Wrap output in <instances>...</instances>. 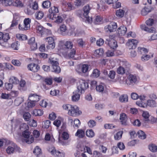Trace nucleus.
<instances>
[{"label": "nucleus", "instance_id": "1", "mask_svg": "<svg viewBox=\"0 0 157 157\" xmlns=\"http://www.w3.org/2000/svg\"><path fill=\"white\" fill-rule=\"evenodd\" d=\"M2 2L5 6H13L17 7H22L23 4L20 1L16 0L15 2L13 0H3Z\"/></svg>", "mask_w": 157, "mask_h": 157}, {"label": "nucleus", "instance_id": "2", "mask_svg": "<svg viewBox=\"0 0 157 157\" xmlns=\"http://www.w3.org/2000/svg\"><path fill=\"white\" fill-rule=\"evenodd\" d=\"M137 82V78L135 75L130 74L127 76L126 83L128 86H132L136 84Z\"/></svg>", "mask_w": 157, "mask_h": 157}, {"label": "nucleus", "instance_id": "3", "mask_svg": "<svg viewBox=\"0 0 157 157\" xmlns=\"http://www.w3.org/2000/svg\"><path fill=\"white\" fill-rule=\"evenodd\" d=\"M88 87V84L87 82L85 81L81 80L78 84L77 90V91L78 93H82Z\"/></svg>", "mask_w": 157, "mask_h": 157}, {"label": "nucleus", "instance_id": "4", "mask_svg": "<svg viewBox=\"0 0 157 157\" xmlns=\"http://www.w3.org/2000/svg\"><path fill=\"white\" fill-rule=\"evenodd\" d=\"M48 151L52 155L56 157H64L65 156V153L63 152L57 151L53 146L49 147Z\"/></svg>", "mask_w": 157, "mask_h": 157}, {"label": "nucleus", "instance_id": "5", "mask_svg": "<svg viewBox=\"0 0 157 157\" xmlns=\"http://www.w3.org/2000/svg\"><path fill=\"white\" fill-rule=\"evenodd\" d=\"M136 104L139 106L143 107H147V106L151 107H155L157 106V103L156 101L152 99H150L147 100L146 103L144 104V105L138 101H136Z\"/></svg>", "mask_w": 157, "mask_h": 157}, {"label": "nucleus", "instance_id": "6", "mask_svg": "<svg viewBox=\"0 0 157 157\" xmlns=\"http://www.w3.org/2000/svg\"><path fill=\"white\" fill-rule=\"evenodd\" d=\"M31 20L29 18H25L24 21V24H19V29L22 30H28L30 27V23Z\"/></svg>", "mask_w": 157, "mask_h": 157}, {"label": "nucleus", "instance_id": "7", "mask_svg": "<svg viewBox=\"0 0 157 157\" xmlns=\"http://www.w3.org/2000/svg\"><path fill=\"white\" fill-rule=\"evenodd\" d=\"M117 28V23L114 22H111L105 26L104 29L107 33H110L115 31Z\"/></svg>", "mask_w": 157, "mask_h": 157}, {"label": "nucleus", "instance_id": "8", "mask_svg": "<svg viewBox=\"0 0 157 157\" xmlns=\"http://www.w3.org/2000/svg\"><path fill=\"white\" fill-rule=\"evenodd\" d=\"M90 10V7L88 5L85 6L83 8L84 11L83 15L86 18V21H87L88 23H90L92 21V18H90L88 15Z\"/></svg>", "mask_w": 157, "mask_h": 157}, {"label": "nucleus", "instance_id": "9", "mask_svg": "<svg viewBox=\"0 0 157 157\" xmlns=\"http://www.w3.org/2000/svg\"><path fill=\"white\" fill-rule=\"evenodd\" d=\"M81 113V111L76 105L72 106L71 111L68 112V114L72 116H78Z\"/></svg>", "mask_w": 157, "mask_h": 157}, {"label": "nucleus", "instance_id": "10", "mask_svg": "<svg viewBox=\"0 0 157 157\" xmlns=\"http://www.w3.org/2000/svg\"><path fill=\"white\" fill-rule=\"evenodd\" d=\"M61 46L60 49L62 50H69L73 48V44L72 41L68 40L66 41L65 43L62 45L61 44H59Z\"/></svg>", "mask_w": 157, "mask_h": 157}, {"label": "nucleus", "instance_id": "11", "mask_svg": "<svg viewBox=\"0 0 157 157\" xmlns=\"http://www.w3.org/2000/svg\"><path fill=\"white\" fill-rule=\"evenodd\" d=\"M49 12L48 17L49 19H53L54 16L57 15L56 13L59 12L58 8L55 6L52 7L49 10Z\"/></svg>", "mask_w": 157, "mask_h": 157}, {"label": "nucleus", "instance_id": "12", "mask_svg": "<svg viewBox=\"0 0 157 157\" xmlns=\"http://www.w3.org/2000/svg\"><path fill=\"white\" fill-rule=\"evenodd\" d=\"M105 43L109 45L111 48L113 49H114L117 47L116 41L113 39L110 40L109 38L106 39Z\"/></svg>", "mask_w": 157, "mask_h": 157}, {"label": "nucleus", "instance_id": "13", "mask_svg": "<svg viewBox=\"0 0 157 157\" xmlns=\"http://www.w3.org/2000/svg\"><path fill=\"white\" fill-rule=\"evenodd\" d=\"M138 41L135 39L128 40L126 43V45L130 49H134L136 47Z\"/></svg>", "mask_w": 157, "mask_h": 157}, {"label": "nucleus", "instance_id": "14", "mask_svg": "<svg viewBox=\"0 0 157 157\" xmlns=\"http://www.w3.org/2000/svg\"><path fill=\"white\" fill-rule=\"evenodd\" d=\"M46 40L48 43V45L47 46V48H51L52 49L54 48L55 47V44L54 39L52 37H49L46 38Z\"/></svg>", "mask_w": 157, "mask_h": 157}, {"label": "nucleus", "instance_id": "15", "mask_svg": "<svg viewBox=\"0 0 157 157\" xmlns=\"http://www.w3.org/2000/svg\"><path fill=\"white\" fill-rule=\"evenodd\" d=\"M28 69L33 72H36L39 69L40 67L37 64L32 63L28 65Z\"/></svg>", "mask_w": 157, "mask_h": 157}, {"label": "nucleus", "instance_id": "16", "mask_svg": "<svg viewBox=\"0 0 157 157\" xmlns=\"http://www.w3.org/2000/svg\"><path fill=\"white\" fill-rule=\"evenodd\" d=\"M150 114L147 111H143L142 114V116L144 119V123H143V125L144 126L146 125V123H148L150 121L149 118L150 117Z\"/></svg>", "mask_w": 157, "mask_h": 157}, {"label": "nucleus", "instance_id": "17", "mask_svg": "<svg viewBox=\"0 0 157 157\" xmlns=\"http://www.w3.org/2000/svg\"><path fill=\"white\" fill-rule=\"evenodd\" d=\"M127 30L126 27L124 26H121L118 28L117 33L119 36L124 35L126 33Z\"/></svg>", "mask_w": 157, "mask_h": 157}, {"label": "nucleus", "instance_id": "18", "mask_svg": "<svg viewBox=\"0 0 157 157\" xmlns=\"http://www.w3.org/2000/svg\"><path fill=\"white\" fill-rule=\"evenodd\" d=\"M121 63L122 65V66L124 68V69L126 74H128L129 73L131 65L126 61L122 62Z\"/></svg>", "mask_w": 157, "mask_h": 157}, {"label": "nucleus", "instance_id": "19", "mask_svg": "<svg viewBox=\"0 0 157 157\" xmlns=\"http://www.w3.org/2000/svg\"><path fill=\"white\" fill-rule=\"evenodd\" d=\"M51 21H54L59 24L62 22L63 21V19L61 16L58 15L57 14L54 16L53 19H49Z\"/></svg>", "mask_w": 157, "mask_h": 157}, {"label": "nucleus", "instance_id": "20", "mask_svg": "<svg viewBox=\"0 0 157 157\" xmlns=\"http://www.w3.org/2000/svg\"><path fill=\"white\" fill-rule=\"evenodd\" d=\"M120 119L122 124L124 125H126L127 124V117L125 114L123 113L121 114L120 115Z\"/></svg>", "mask_w": 157, "mask_h": 157}, {"label": "nucleus", "instance_id": "21", "mask_svg": "<svg viewBox=\"0 0 157 157\" xmlns=\"http://www.w3.org/2000/svg\"><path fill=\"white\" fill-rule=\"evenodd\" d=\"M68 50L69 51V52L67 54V57L69 58L75 59L74 58L76 54V50L75 48H73L71 50Z\"/></svg>", "mask_w": 157, "mask_h": 157}, {"label": "nucleus", "instance_id": "22", "mask_svg": "<svg viewBox=\"0 0 157 157\" xmlns=\"http://www.w3.org/2000/svg\"><path fill=\"white\" fill-rule=\"evenodd\" d=\"M75 135L79 138H82L85 136V132L82 129H78L77 130Z\"/></svg>", "mask_w": 157, "mask_h": 157}, {"label": "nucleus", "instance_id": "23", "mask_svg": "<svg viewBox=\"0 0 157 157\" xmlns=\"http://www.w3.org/2000/svg\"><path fill=\"white\" fill-rule=\"evenodd\" d=\"M29 98L33 101L34 102H36L40 100L39 96L35 94H31L29 96Z\"/></svg>", "mask_w": 157, "mask_h": 157}, {"label": "nucleus", "instance_id": "24", "mask_svg": "<svg viewBox=\"0 0 157 157\" xmlns=\"http://www.w3.org/2000/svg\"><path fill=\"white\" fill-rule=\"evenodd\" d=\"M148 148L152 152H155L157 151V146L154 144H151L149 145Z\"/></svg>", "mask_w": 157, "mask_h": 157}, {"label": "nucleus", "instance_id": "25", "mask_svg": "<svg viewBox=\"0 0 157 157\" xmlns=\"http://www.w3.org/2000/svg\"><path fill=\"white\" fill-rule=\"evenodd\" d=\"M33 153L36 156V157H40L41 154V150L38 146H36Z\"/></svg>", "mask_w": 157, "mask_h": 157}, {"label": "nucleus", "instance_id": "26", "mask_svg": "<svg viewBox=\"0 0 157 157\" xmlns=\"http://www.w3.org/2000/svg\"><path fill=\"white\" fill-rule=\"evenodd\" d=\"M32 114L35 116H41L43 114V111L40 109H35L33 111Z\"/></svg>", "mask_w": 157, "mask_h": 157}, {"label": "nucleus", "instance_id": "27", "mask_svg": "<svg viewBox=\"0 0 157 157\" xmlns=\"http://www.w3.org/2000/svg\"><path fill=\"white\" fill-rule=\"evenodd\" d=\"M44 16V13L42 11L39 10L35 14L36 18L37 20L41 19Z\"/></svg>", "mask_w": 157, "mask_h": 157}, {"label": "nucleus", "instance_id": "28", "mask_svg": "<svg viewBox=\"0 0 157 157\" xmlns=\"http://www.w3.org/2000/svg\"><path fill=\"white\" fill-rule=\"evenodd\" d=\"M49 63L52 64V67L54 65H59V64L56 58L51 57L49 59Z\"/></svg>", "mask_w": 157, "mask_h": 157}, {"label": "nucleus", "instance_id": "29", "mask_svg": "<svg viewBox=\"0 0 157 157\" xmlns=\"http://www.w3.org/2000/svg\"><path fill=\"white\" fill-rule=\"evenodd\" d=\"M52 71L58 74L61 72V69L59 65H54L52 66Z\"/></svg>", "mask_w": 157, "mask_h": 157}, {"label": "nucleus", "instance_id": "30", "mask_svg": "<svg viewBox=\"0 0 157 157\" xmlns=\"http://www.w3.org/2000/svg\"><path fill=\"white\" fill-rule=\"evenodd\" d=\"M66 30V26L65 25L63 24L60 26L59 32L60 34L64 35L65 34V32Z\"/></svg>", "mask_w": 157, "mask_h": 157}, {"label": "nucleus", "instance_id": "31", "mask_svg": "<svg viewBox=\"0 0 157 157\" xmlns=\"http://www.w3.org/2000/svg\"><path fill=\"white\" fill-rule=\"evenodd\" d=\"M10 38V37L8 33H6L5 34H3V38L2 39L1 41L0 42V43L1 44L4 42H7Z\"/></svg>", "mask_w": 157, "mask_h": 157}, {"label": "nucleus", "instance_id": "32", "mask_svg": "<svg viewBox=\"0 0 157 157\" xmlns=\"http://www.w3.org/2000/svg\"><path fill=\"white\" fill-rule=\"evenodd\" d=\"M119 100L121 102H127L128 101V96L126 94L122 95L120 97Z\"/></svg>", "mask_w": 157, "mask_h": 157}, {"label": "nucleus", "instance_id": "33", "mask_svg": "<svg viewBox=\"0 0 157 157\" xmlns=\"http://www.w3.org/2000/svg\"><path fill=\"white\" fill-rule=\"evenodd\" d=\"M139 138L142 140L145 139L146 137V135L144 132L141 130H139L138 132Z\"/></svg>", "mask_w": 157, "mask_h": 157}, {"label": "nucleus", "instance_id": "34", "mask_svg": "<svg viewBox=\"0 0 157 157\" xmlns=\"http://www.w3.org/2000/svg\"><path fill=\"white\" fill-rule=\"evenodd\" d=\"M19 17H14L12 21V24L10 26V28H12L16 26L18 24V21L19 20Z\"/></svg>", "mask_w": 157, "mask_h": 157}, {"label": "nucleus", "instance_id": "35", "mask_svg": "<svg viewBox=\"0 0 157 157\" xmlns=\"http://www.w3.org/2000/svg\"><path fill=\"white\" fill-rule=\"evenodd\" d=\"M118 0H101V2L103 3H107L108 4H113L116 3Z\"/></svg>", "mask_w": 157, "mask_h": 157}, {"label": "nucleus", "instance_id": "36", "mask_svg": "<svg viewBox=\"0 0 157 157\" xmlns=\"http://www.w3.org/2000/svg\"><path fill=\"white\" fill-rule=\"evenodd\" d=\"M100 75V71L98 69H95L93 71L91 75L94 78H97Z\"/></svg>", "mask_w": 157, "mask_h": 157}, {"label": "nucleus", "instance_id": "37", "mask_svg": "<svg viewBox=\"0 0 157 157\" xmlns=\"http://www.w3.org/2000/svg\"><path fill=\"white\" fill-rule=\"evenodd\" d=\"M151 11V10L149 8L145 7L141 10V13L142 15L145 16L147 15L148 13Z\"/></svg>", "mask_w": 157, "mask_h": 157}, {"label": "nucleus", "instance_id": "38", "mask_svg": "<svg viewBox=\"0 0 157 157\" xmlns=\"http://www.w3.org/2000/svg\"><path fill=\"white\" fill-rule=\"evenodd\" d=\"M124 11L122 9H119L117 10L116 12V15L119 17H122L124 15Z\"/></svg>", "mask_w": 157, "mask_h": 157}, {"label": "nucleus", "instance_id": "39", "mask_svg": "<svg viewBox=\"0 0 157 157\" xmlns=\"http://www.w3.org/2000/svg\"><path fill=\"white\" fill-rule=\"evenodd\" d=\"M23 117L25 121H28L31 117V115L28 112H25L23 114Z\"/></svg>", "mask_w": 157, "mask_h": 157}, {"label": "nucleus", "instance_id": "40", "mask_svg": "<svg viewBox=\"0 0 157 157\" xmlns=\"http://www.w3.org/2000/svg\"><path fill=\"white\" fill-rule=\"evenodd\" d=\"M36 29L37 33H40L41 35L44 33V29L40 25H38L36 27Z\"/></svg>", "mask_w": 157, "mask_h": 157}, {"label": "nucleus", "instance_id": "41", "mask_svg": "<svg viewBox=\"0 0 157 157\" xmlns=\"http://www.w3.org/2000/svg\"><path fill=\"white\" fill-rule=\"evenodd\" d=\"M86 135L89 137H93L94 135V133L92 129L87 130L86 132Z\"/></svg>", "mask_w": 157, "mask_h": 157}, {"label": "nucleus", "instance_id": "42", "mask_svg": "<svg viewBox=\"0 0 157 157\" xmlns=\"http://www.w3.org/2000/svg\"><path fill=\"white\" fill-rule=\"evenodd\" d=\"M24 98L23 97L17 98L15 101V102L17 105H19L24 101Z\"/></svg>", "mask_w": 157, "mask_h": 157}, {"label": "nucleus", "instance_id": "43", "mask_svg": "<svg viewBox=\"0 0 157 157\" xmlns=\"http://www.w3.org/2000/svg\"><path fill=\"white\" fill-rule=\"evenodd\" d=\"M51 3L49 1H45L42 3V7L44 8H48L50 7Z\"/></svg>", "mask_w": 157, "mask_h": 157}, {"label": "nucleus", "instance_id": "44", "mask_svg": "<svg viewBox=\"0 0 157 157\" xmlns=\"http://www.w3.org/2000/svg\"><path fill=\"white\" fill-rule=\"evenodd\" d=\"M29 101L28 102L27 104V106L29 108H31L35 105V102L33 101L30 100V99L29 98Z\"/></svg>", "mask_w": 157, "mask_h": 157}, {"label": "nucleus", "instance_id": "45", "mask_svg": "<svg viewBox=\"0 0 157 157\" xmlns=\"http://www.w3.org/2000/svg\"><path fill=\"white\" fill-rule=\"evenodd\" d=\"M122 66H120L118 67L117 70V72L118 74L122 75L126 74L125 71Z\"/></svg>", "mask_w": 157, "mask_h": 157}, {"label": "nucleus", "instance_id": "46", "mask_svg": "<svg viewBox=\"0 0 157 157\" xmlns=\"http://www.w3.org/2000/svg\"><path fill=\"white\" fill-rule=\"evenodd\" d=\"M123 132L122 131H119L117 132L115 135L114 137V139L116 140H120L121 138Z\"/></svg>", "mask_w": 157, "mask_h": 157}, {"label": "nucleus", "instance_id": "47", "mask_svg": "<svg viewBox=\"0 0 157 157\" xmlns=\"http://www.w3.org/2000/svg\"><path fill=\"white\" fill-rule=\"evenodd\" d=\"M16 37L19 40H25L27 39L26 36L24 34H18L16 35Z\"/></svg>", "mask_w": 157, "mask_h": 157}, {"label": "nucleus", "instance_id": "48", "mask_svg": "<svg viewBox=\"0 0 157 157\" xmlns=\"http://www.w3.org/2000/svg\"><path fill=\"white\" fill-rule=\"evenodd\" d=\"M30 133L28 130H26L23 132V136L24 138V140L30 137L31 135H30Z\"/></svg>", "mask_w": 157, "mask_h": 157}, {"label": "nucleus", "instance_id": "49", "mask_svg": "<svg viewBox=\"0 0 157 157\" xmlns=\"http://www.w3.org/2000/svg\"><path fill=\"white\" fill-rule=\"evenodd\" d=\"M96 90L99 92H102L104 90V87L103 85L100 84L97 85L96 87Z\"/></svg>", "mask_w": 157, "mask_h": 157}, {"label": "nucleus", "instance_id": "50", "mask_svg": "<svg viewBox=\"0 0 157 157\" xmlns=\"http://www.w3.org/2000/svg\"><path fill=\"white\" fill-rule=\"evenodd\" d=\"M77 42L79 47H83L86 45L85 42L83 41L82 39H77Z\"/></svg>", "mask_w": 157, "mask_h": 157}, {"label": "nucleus", "instance_id": "51", "mask_svg": "<svg viewBox=\"0 0 157 157\" xmlns=\"http://www.w3.org/2000/svg\"><path fill=\"white\" fill-rule=\"evenodd\" d=\"M80 97V94L78 93V94H76L73 95L72 97V101H78Z\"/></svg>", "mask_w": 157, "mask_h": 157}, {"label": "nucleus", "instance_id": "52", "mask_svg": "<svg viewBox=\"0 0 157 157\" xmlns=\"http://www.w3.org/2000/svg\"><path fill=\"white\" fill-rule=\"evenodd\" d=\"M96 123V121L93 120H90L88 123V124L89 127L92 128L95 126Z\"/></svg>", "mask_w": 157, "mask_h": 157}, {"label": "nucleus", "instance_id": "53", "mask_svg": "<svg viewBox=\"0 0 157 157\" xmlns=\"http://www.w3.org/2000/svg\"><path fill=\"white\" fill-rule=\"evenodd\" d=\"M104 52L102 48H100L99 49L96 50L95 51L94 54L96 56H102Z\"/></svg>", "mask_w": 157, "mask_h": 157}, {"label": "nucleus", "instance_id": "54", "mask_svg": "<svg viewBox=\"0 0 157 157\" xmlns=\"http://www.w3.org/2000/svg\"><path fill=\"white\" fill-rule=\"evenodd\" d=\"M74 125H73L74 127H76L78 128L80 125V121L77 119H76L74 121Z\"/></svg>", "mask_w": 157, "mask_h": 157}, {"label": "nucleus", "instance_id": "55", "mask_svg": "<svg viewBox=\"0 0 157 157\" xmlns=\"http://www.w3.org/2000/svg\"><path fill=\"white\" fill-rule=\"evenodd\" d=\"M28 144L32 143L34 140V138L32 136L24 140Z\"/></svg>", "mask_w": 157, "mask_h": 157}, {"label": "nucleus", "instance_id": "56", "mask_svg": "<svg viewBox=\"0 0 157 157\" xmlns=\"http://www.w3.org/2000/svg\"><path fill=\"white\" fill-rule=\"evenodd\" d=\"M89 66L87 64H84L82 65V71L83 73L87 72L88 70Z\"/></svg>", "mask_w": 157, "mask_h": 157}, {"label": "nucleus", "instance_id": "57", "mask_svg": "<svg viewBox=\"0 0 157 157\" xmlns=\"http://www.w3.org/2000/svg\"><path fill=\"white\" fill-rule=\"evenodd\" d=\"M10 82L13 84H17L19 82V81L16 78L13 77L10 79Z\"/></svg>", "mask_w": 157, "mask_h": 157}, {"label": "nucleus", "instance_id": "58", "mask_svg": "<svg viewBox=\"0 0 157 157\" xmlns=\"http://www.w3.org/2000/svg\"><path fill=\"white\" fill-rule=\"evenodd\" d=\"M19 44L18 41L12 43L11 45V47L14 50H17Z\"/></svg>", "mask_w": 157, "mask_h": 157}, {"label": "nucleus", "instance_id": "59", "mask_svg": "<svg viewBox=\"0 0 157 157\" xmlns=\"http://www.w3.org/2000/svg\"><path fill=\"white\" fill-rule=\"evenodd\" d=\"M72 106L70 104H66L63 105V107L64 109L67 110L68 111V112H70L71 109V108Z\"/></svg>", "mask_w": 157, "mask_h": 157}, {"label": "nucleus", "instance_id": "60", "mask_svg": "<svg viewBox=\"0 0 157 157\" xmlns=\"http://www.w3.org/2000/svg\"><path fill=\"white\" fill-rule=\"evenodd\" d=\"M59 90H54L51 91L50 94L53 96H56L59 94Z\"/></svg>", "mask_w": 157, "mask_h": 157}, {"label": "nucleus", "instance_id": "61", "mask_svg": "<svg viewBox=\"0 0 157 157\" xmlns=\"http://www.w3.org/2000/svg\"><path fill=\"white\" fill-rule=\"evenodd\" d=\"M116 73L115 71H109V74L108 75L109 77L111 79H113L115 77Z\"/></svg>", "mask_w": 157, "mask_h": 157}, {"label": "nucleus", "instance_id": "62", "mask_svg": "<svg viewBox=\"0 0 157 157\" xmlns=\"http://www.w3.org/2000/svg\"><path fill=\"white\" fill-rule=\"evenodd\" d=\"M138 52H140V53L142 54L143 53H147L148 52L147 49L144 48L138 47Z\"/></svg>", "mask_w": 157, "mask_h": 157}, {"label": "nucleus", "instance_id": "63", "mask_svg": "<svg viewBox=\"0 0 157 157\" xmlns=\"http://www.w3.org/2000/svg\"><path fill=\"white\" fill-rule=\"evenodd\" d=\"M117 146L121 150H123L125 148V146L124 143L121 142H120L117 144Z\"/></svg>", "mask_w": 157, "mask_h": 157}, {"label": "nucleus", "instance_id": "64", "mask_svg": "<svg viewBox=\"0 0 157 157\" xmlns=\"http://www.w3.org/2000/svg\"><path fill=\"white\" fill-rule=\"evenodd\" d=\"M93 156L94 157H101L102 154L99 152L95 151L93 152Z\"/></svg>", "mask_w": 157, "mask_h": 157}]
</instances>
